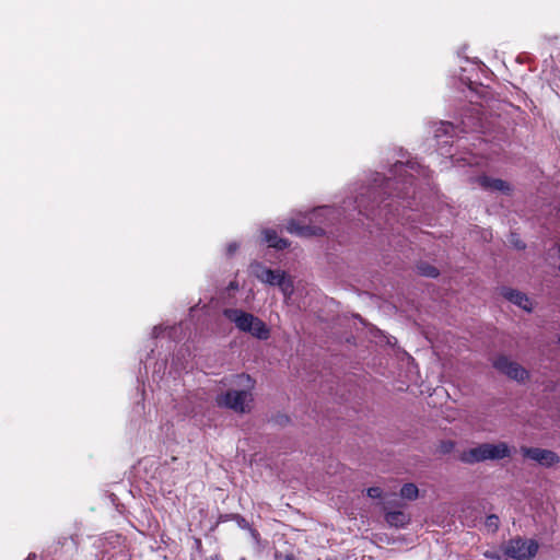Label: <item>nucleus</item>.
Wrapping results in <instances>:
<instances>
[{
	"label": "nucleus",
	"instance_id": "6",
	"mask_svg": "<svg viewBox=\"0 0 560 560\" xmlns=\"http://www.w3.org/2000/svg\"><path fill=\"white\" fill-rule=\"evenodd\" d=\"M521 452L525 457L530 458L546 467H551L559 462V456L549 450L523 446Z\"/></svg>",
	"mask_w": 560,
	"mask_h": 560
},
{
	"label": "nucleus",
	"instance_id": "26",
	"mask_svg": "<svg viewBox=\"0 0 560 560\" xmlns=\"http://www.w3.org/2000/svg\"><path fill=\"white\" fill-rule=\"evenodd\" d=\"M287 560H294V559H293V556H288V557H287Z\"/></svg>",
	"mask_w": 560,
	"mask_h": 560
},
{
	"label": "nucleus",
	"instance_id": "16",
	"mask_svg": "<svg viewBox=\"0 0 560 560\" xmlns=\"http://www.w3.org/2000/svg\"><path fill=\"white\" fill-rule=\"evenodd\" d=\"M485 526L492 533H495L500 526L499 516L495 514H490L486 517Z\"/></svg>",
	"mask_w": 560,
	"mask_h": 560
},
{
	"label": "nucleus",
	"instance_id": "12",
	"mask_svg": "<svg viewBox=\"0 0 560 560\" xmlns=\"http://www.w3.org/2000/svg\"><path fill=\"white\" fill-rule=\"evenodd\" d=\"M264 235L265 241L270 247L282 250L290 246V242L285 238L279 237L275 230H265Z\"/></svg>",
	"mask_w": 560,
	"mask_h": 560
},
{
	"label": "nucleus",
	"instance_id": "24",
	"mask_svg": "<svg viewBox=\"0 0 560 560\" xmlns=\"http://www.w3.org/2000/svg\"><path fill=\"white\" fill-rule=\"evenodd\" d=\"M208 560H223V559L221 556L214 555V556L210 557Z\"/></svg>",
	"mask_w": 560,
	"mask_h": 560
},
{
	"label": "nucleus",
	"instance_id": "23",
	"mask_svg": "<svg viewBox=\"0 0 560 560\" xmlns=\"http://www.w3.org/2000/svg\"><path fill=\"white\" fill-rule=\"evenodd\" d=\"M24 560H36V555L30 553Z\"/></svg>",
	"mask_w": 560,
	"mask_h": 560
},
{
	"label": "nucleus",
	"instance_id": "11",
	"mask_svg": "<svg viewBox=\"0 0 560 560\" xmlns=\"http://www.w3.org/2000/svg\"><path fill=\"white\" fill-rule=\"evenodd\" d=\"M385 521L389 526L398 528L406 526L410 517L402 511H389L385 514Z\"/></svg>",
	"mask_w": 560,
	"mask_h": 560
},
{
	"label": "nucleus",
	"instance_id": "25",
	"mask_svg": "<svg viewBox=\"0 0 560 560\" xmlns=\"http://www.w3.org/2000/svg\"><path fill=\"white\" fill-rule=\"evenodd\" d=\"M398 167H402V164L401 163L395 164V168H398Z\"/></svg>",
	"mask_w": 560,
	"mask_h": 560
},
{
	"label": "nucleus",
	"instance_id": "27",
	"mask_svg": "<svg viewBox=\"0 0 560 560\" xmlns=\"http://www.w3.org/2000/svg\"><path fill=\"white\" fill-rule=\"evenodd\" d=\"M453 445H454L453 442L448 443V447H453Z\"/></svg>",
	"mask_w": 560,
	"mask_h": 560
},
{
	"label": "nucleus",
	"instance_id": "13",
	"mask_svg": "<svg viewBox=\"0 0 560 560\" xmlns=\"http://www.w3.org/2000/svg\"><path fill=\"white\" fill-rule=\"evenodd\" d=\"M252 336L260 339L267 340L270 337V329L260 318L255 317L253 325L250 326V330L248 331Z\"/></svg>",
	"mask_w": 560,
	"mask_h": 560
},
{
	"label": "nucleus",
	"instance_id": "7",
	"mask_svg": "<svg viewBox=\"0 0 560 560\" xmlns=\"http://www.w3.org/2000/svg\"><path fill=\"white\" fill-rule=\"evenodd\" d=\"M223 314L230 322L234 323L241 331L244 332H248L250 330V326L256 317L250 313L237 308H226Z\"/></svg>",
	"mask_w": 560,
	"mask_h": 560
},
{
	"label": "nucleus",
	"instance_id": "10",
	"mask_svg": "<svg viewBox=\"0 0 560 560\" xmlns=\"http://www.w3.org/2000/svg\"><path fill=\"white\" fill-rule=\"evenodd\" d=\"M503 296L509 300L510 302L514 303L515 305L522 307L523 310L529 311L532 303L526 294L514 290L504 288L503 289Z\"/></svg>",
	"mask_w": 560,
	"mask_h": 560
},
{
	"label": "nucleus",
	"instance_id": "4",
	"mask_svg": "<svg viewBox=\"0 0 560 560\" xmlns=\"http://www.w3.org/2000/svg\"><path fill=\"white\" fill-rule=\"evenodd\" d=\"M256 277L265 283L279 287L284 295L289 296L293 293V282L287 277L284 271L259 266Z\"/></svg>",
	"mask_w": 560,
	"mask_h": 560
},
{
	"label": "nucleus",
	"instance_id": "19",
	"mask_svg": "<svg viewBox=\"0 0 560 560\" xmlns=\"http://www.w3.org/2000/svg\"><path fill=\"white\" fill-rule=\"evenodd\" d=\"M366 494L372 499H380L383 494V490L380 487H370L366 490Z\"/></svg>",
	"mask_w": 560,
	"mask_h": 560
},
{
	"label": "nucleus",
	"instance_id": "2",
	"mask_svg": "<svg viewBox=\"0 0 560 560\" xmlns=\"http://www.w3.org/2000/svg\"><path fill=\"white\" fill-rule=\"evenodd\" d=\"M539 545L534 539L516 536L502 544L505 560H533L537 555Z\"/></svg>",
	"mask_w": 560,
	"mask_h": 560
},
{
	"label": "nucleus",
	"instance_id": "5",
	"mask_svg": "<svg viewBox=\"0 0 560 560\" xmlns=\"http://www.w3.org/2000/svg\"><path fill=\"white\" fill-rule=\"evenodd\" d=\"M493 366L501 373L517 382H525L529 377L526 369H524L520 363L511 361L505 355L498 357L493 362Z\"/></svg>",
	"mask_w": 560,
	"mask_h": 560
},
{
	"label": "nucleus",
	"instance_id": "20",
	"mask_svg": "<svg viewBox=\"0 0 560 560\" xmlns=\"http://www.w3.org/2000/svg\"><path fill=\"white\" fill-rule=\"evenodd\" d=\"M514 236H515V234H514V233H512V234H511V240H510V241H511V243H513V244H514V246H515L517 249H524V248H525V243H524V242H522V241H520V240L514 241Z\"/></svg>",
	"mask_w": 560,
	"mask_h": 560
},
{
	"label": "nucleus",
	"instance_id": "14",
	"mask_svg": "<svg viewBox=\"0 0 560 560\" xmlns=\"http://www.w3.org/2000/svg\"><path fill=\"white\" fill-rule=\"evenodd\" d=\"M417 269L421 276L429 277V278H436L440 275L438 268H435L434 266L427 264V262L419 264L417 266Z\"/></svg>",
	"mask_w": 560,
	"mask_h": 560
},
{
	"label": "nucleus",
	"instance_id": "1",
	"mask_svg": "<svg viewBox=\"0 0 560 560\" xmlns=\"http://www.w3.org/2000/svg\"><path fill=\"white\" fill-rule=\"evenodd\" d=\"M513 448L505 442L482 443L476 447L464 451L459 459L465 464H477L485 460H500L511 457Z\"/></svg>",
	"mask_w": 560,
	"mask_h": 560
},
{
	"label": "nucleus",
	"instance_id": "8",
	"mask_svg": "<svg viewBox=\"0 0 560 560\" xmlns=\"http://www.w3.org/2000/svg\"><path fill=\"white\" fill-rule=\"evenodd\" d=\"M285 229L290 234H294L301 237L322 236L325 234L324 229L320 226L300 224L294 220H291Z\"/></svg>",
	"mask_w": 560,
	"mask_h": 560
},
{
	"label": "nucleus",
	"instance_id": "21",
	"mask_svg": "<svg viewBox=\"0 0 560 560\" xmlns=\"http://www.w3.org/2000/svg\"><path fill=\"white\" fill-rule=\"evenodd\" d=\"M238 248V245L236 243H230L226 247V252L229 256H232Z\"/></svg>",
	"mask_w": 560,
	"mask_h": 560
},
{
	"label": "nucleus",
	"instance_id": "29",
	"mask_svg": "<svg viewBox=\"0 0 560 560\" xmlns=\"http://www.w3.org/2000/svg\"><path fill=\"white\" fill-rule=\"evenodd\" d=\"M242 560H244V559H242Z\"/></svg>",
	"mask_w": 560,
	"mask_h": 560
},
{
	"label": "nucleus",
	"instance_id": "17",
	"mask_svg": "<svg viewBox=\"0 0 560 560\" xmlns=\"http://www.w3.org/2000/svg\"><path fill=\"white\" fill-rule=\"evenodd\" d=\"M458 127L454 126L452 122H442L441 127L438 129V132L443 131L445 135L450 137L457 136Z\"/></svg>",
	"mask_w": 560,
	"mask_h": 560
},
{
	"label": "nucleus",
	"instance_id": "18",
	"mask_svg": "<svg viewBox=\"0 0 560 560\" xmlns=\"http://www.w3.org/2000/svg\"><path fill=\"white\" fill-rule=\"evenodd\" d=\"M485 557L491 560H505V555H503L502 546L499 550L486 551Z\"/></svg>",
	"mask_w": 560,
	"mask_h": 560
},
{
	"label": "nucleus",
	"instance_id": "15",
	"mask_svg": "<svg viewBox=\"0 0 560 560\" xmlns=\"http://www.w3.org/2000/svg\"><path fill=\"white\" fill-rule=\"evenodd\" d=\"M418 487L415 483H405L400 489V495L408 500H415L418 498Z\"/></svg>",
	"mask_w": 560,
	"mask_h": 560
},
{
	"label": "nucleus",
	"instance_id": "28",
	"mask_svg": "<svg viewBox=\"0 0 560 560\" xmlns=\"http://www.w3.org/2000/svg\"><path fill=\"white\" fill-rule=\"evenodd\" d=\"M559 254H560V246H559V249H558Z\"/></svg>",
	"mask_w": 560,
	"mask_h": 560
},
{
	"label": "nucleus",
	"instance_id": "22",
	"mask_svg": "<svg viewBox=\"0 0 560 560\" xmlns=\"http://www.w3.org/2000/svg\"><path fill=\"white\" fill-rule=\"evenodd\" d=\"M465 127L460 130L463 132H466L468 130H475L478 127V124L472 125H466L465 121L462 122Z\"/></svg>",
	"mask_w": 560,
	"mask_h": 560
},
{
	"label": "nucleus",
	"instance_id": "9",
	"mask_svg": "<svg viewBox=\"0 0 560 560\" xmlns=\"http://www.w3.org/2000/svg\"><path fill=\"white\" fill-rule=\"evenodd\" d=\"M476 182L485 190H491V191L498 190V191H502L504 194H510L512 190L511 186L508 182L500 179V178H492L487 175L478 176L476 178Z\"/></svg>",
	"mask_w": 560,
	"mask_h": 560
},
{
	"label": "nucleus",
	"instance_id": "3",
	"mask_svg": "<svg viewBox=\"0 0 560 560\" xmlns=\"http://www.w3.org/2000/svg\"><path fill=\"white\" fill-rule=\"evenodd\" d=\"M252 400V394L249 390H228L217 397V404L220 407H225L234 410L237 413H244L249 411L246 401Z\"/></svg>",
	"mask_w": 560,
	"mask_h": 560
}]
</instances>
